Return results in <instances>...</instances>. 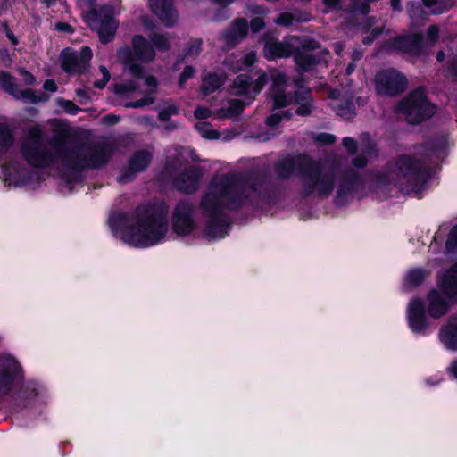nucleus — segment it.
I'll use <instances>...</instances> for the list:
<instances>
[{
    "mask_svg": "<svg viewBox=\"0 0 457 457\" xmlns=\"http://www.w3.org/2000/svg\"><path fill=\"white\" fill-rule=\"evenodd\" d=\"M274 187L268 176L260 170L245 173L229 172L213 177L201 200H273Z\"/></svg>",
    "mask_w": 457,
    "mask_h": 457,
    "instance_id": "f257e3e1",
    "label": "nucleus"
},
{
    "mask_svg": "<svg viewBox=\"0 0 457 457\" xmlns=\"http://www.w3.org/2000/svg\"><path fill=\"white\" fill-rule=\"evenodd\" d=\"M169 207L165 202L139 204L124 231L126 240L135 246H148L161 240L168 231Z\"/></svg>",
    "mask_w": 457,
    "mask_h": 457,
    "instance_id": "f03ea898",
    "label": "nucleus"
},
{
    "mask_svg": "<svg viewBox=\"0 0 457 457\" xmlns=\"http://www.w3.org/2000/svg\"><path fill=\"white\" fill-rule=\"evenodd\" d=\"M432 177V169L409 154H401L395 158L393 166L387 164L385 170L376 171L371 181L378 189L396 185L400 178L407 183V192L420 194Z\"/></svg>",
    "mask_w": 457,
    "mask_h": 457,
    "instance_id": "7ed1b4c3",
    "label": "nucleus"
},
{
    "mask_svg": "<svg viewBox=\"0 0 457 457\" xmlns=\"http://www.w3.org/2000/svg\"><path fill=\"white\" fill-rule=\"evenodd\" d=\"M43 131L37 127H33L29 129L28 137L21 143V155L30 167L37 169L48 168L57 157L61 159L60 151L67 148L64 137H54L49 142L52 148L57 149V152L54 153L43 142Z\"/></svg>",
    "mask_w": 457,
    "mask_h": 457,
    "instance_id": "20e7f679",
    "label": "nucleus"
},
{
    "mask_svg": "<svg viewBox=\"0 0 457 457\" xmlns=\"http://www.w3.org/2000/svg\"><path fill=\"white\" fill-rule=\"evenodd\" d=\"M436 112L437 106L429 100L424 87L411 90L395 105V112L412 126L429 120Z\"/></svg>",
    "mask_w": 457,
    "mask_h": 457,
    "instance_id": "39448f33",
    "label": "nucleus"
},
{
    "mask_svg": "<svg viewBox=\"0 0 457 457\" xmlns=\"http://www.w3.org/2000/svg\"><path fill=\"white\" fill-rule=\"evenodd\" d=\"M60 156L63 167L75 173H80L85 170L100 169L108 162L105 145L94 147L87 155H84L78 147L63 148L60 151Z\"/></svg>",
    "mask_w": 457,
    "mask_h": 457,
    "instance_id": "423d86ee",
    "label": "nucleus"
},
{
    "mask_svg": "<svg viewBox=\"0 0 457 457\" xmlns=\"http://www.w3.org/2000/svg\"><path fill=\"white\" fill-rule=\"evenodd\" d=\"M243 202H201L200 209L209 219L205 235L212 238L222 237L230 226L228 212L242 208Z\"/></svg>",
    "mask_w": 457,
    "mask_h": 457,
    "instance_id": "0eeeda50",
    "label": "nucleus"
},
{
    "mask_svg": "<svg viewBox=\"0 0 457 457\" xmlns=\"http://www.w3.org/2000/svg\"><path fill=\"white\" fill-rule=\"evenodd\" d=\"M176 167L172 161H167L165 173L171 179V186L174 189L186 195L195 194L200 187L203 177V170L198 165H189L181 171L174 174Z\"/></svg>",
    "mask_w": 457,
    "mask_h": 457,
    "instance_id": "6e6552de",
    "label": "nucleus"
},
{
    "mask_svg": "<svg viewBox=\"0 0 457 457\" xmlns=\"http://www.w3.org/2000/svg\"><path fill=\"white\" fill-rule=\"evenodd\" d=\"M375 91L378 96L395 97L408 87V79L394 68L378 71L374 79Z\"/></svg>",
    "mask_w": 457,
    "mask_h": 457,
    "instance_id": "1a4fd4ad",
    "label": "nucleus"
},
{
    "mask_svg": "<svg viewBox=\"0 0 457 457\" xmlns=\"http://www.w3.org/2000/svg\"><path fill=\"white\" fill-rule=\"evenodd\" d=\"M388 49L406 54L414 58L428 54L427 43L421 32H413L395 36L386 42Z\"/></svg>",
    "mask_w": 457,
    "mask_h": 457,
    "instance_id": "9d476101",
    "label": "nucleus"
},
{
    "mask_svg": "<svg viewBox=\"0 0 457 457\" xmlns=\"http://www.w3.org/2000/svg\"><path fill=\"white\" fill-rule=\"evenodd\" d=\"M303 159L300 165L309 180V187L321 194H330L334 189V178L328 174H322L320 164L312 156H303Z\"/></svg>",
    "mask_w": 457,
    "mask_h": 457,
    "instance_id": "9b49d317",
    "label": "nucleus"
},
{
    "mask_svg": "<svg viewBox=\"0 0 457 457\" xmlns=\"http://www.w3.org/2000/svg\"><path fill=\"white\" fill-rule=\"evenodd\" d=\"M171 226L179 236H187L196 228L195 213L189 202H179L174 207Z\"/></svg>",
    "mask_w": 457,
    "mask_h": 457,
    "instance_id": "f8f14e48",
    "label": "nucleus"
},
{
    "mask_svg": "<svg viewBox=\"0 0 457 457\" xmlns=\"http://www.w3.org/2000/svg\"><path fill=\"white\" fill-rule=\"evenodd\" d=\"M372 2V0H322L323 4L329 10L342 11L353 15H367Z\"/></svg>",
    "mask_w": 457,
    "mask_h": 457,
    "instance_id": "ddd939ff",
    "label": "nucleus"
},
{
    "mask_svg": "<svg viewBox=\"0 0 457 457\" xmlns=\"http://www.w3.org/2000/svg\"><path fill=\"white\" fill-rule=\"evenodd\" d=\"M152 154L145 150L136 152L129 160L128 169L118 177V182L126 184L133 180L134 175L142 172L150 165Z\"/></svg>",
    "mask_w": 457,
    "mask_h": 457,
    "instance_id": "4468645a",
    "label": "nucleus"
},
{
    "mask_svg": "<svg viewBox=\"0 0 457 457\" xmlns=\"http://www.w3.org/2000/svg\"><path fill=\"white\" fill-rule=\"evenodd\" d=\"M151 12L168 28L175 26L178 13L174 0H148Z\"/></svg>",
    "mask_w": 457,
    "mask_h": 457,
    "instance_id": "2eb2a0df",
    "label": "nucleus"
},
{
    "mask_svg": "<svg viewBox=\"0 0 457 457\" xmlns=\"http://www.w3.org/2000/svg\"><path fill=\"white\" fill-rule=\"evenodd\" d=\"M262 40L264 43L263 55L268 61H276L293 54L294 47L289 43L280 42L270 34H264Z\"/></svg>",
    "mask_w": 457,
    "mask_h": 457,
    "instance_id": "dca6fc26",
    "label": "nucleus"
},
{
    "mask_svg": "<svg viewBox=\"0 0 457 457\" xmlns=\"http://www.w3.org/2000/svg\"><path fill=\"white\" fill-rule=\"evenodd\" d=\"M19 373L16 360L10 356L0 357V393H7Z\"/></svg>",
    "mask_w": 457,
    "mask_h": 457,
    "instance_id": "f3484780",
    "label": "nucleus"
},
{
    "mask_svg": "<svg viewBox=\"0 0 457 457\" xmlns=\"http://www.w3.org/2000/svg\"><path fill=\"white\" fill-rule=\"evenodd\" d=\"M303 156H310L307 154H300L296 157L287 156L279 159L275 164V171L279 179H287L291 178L295 171L297 170L298 174L305 178V173L303 171L300 163L303 162Z\"/></svg>",
    "mask_w": 457,
    "mask_h": 457,
    "instance_id": "a211bd4d",
    "label": "nucleus"
},
{
    "mask_svg": "<svg viewBox=\"0 0 457 457\" xmlns=\"http://www.w3.org/2000/svg\"><path fill=\"white\" fill-rule=\"evenodd\" d=\"M249 23L245 18H237L231 27L226 30L224 39L229 48L239 45L248 35Z\"/></svg>",
    "mask_w": 457,
    "mask_h": 457,
    "instance_id": "6ab92c4d",
    "label": "nucleus"
},
{
    "mask_svg": "<svg viewBox=\"0 0 457 457\" xmlns=\"http://www.w3.org/2000/svg\"><path fill=\"white\" fill-rule=\"evenodd\" d=\"M447 146L448 143L445 137H434L419 145L418 148L421 150L424 157L442 161L446 156Z\"/></svg>",
    "mask_w": 457,
    "mask_h": 457,
    "instance_id": "aec40b11",
    "label": "nucleus"
},
{
    "mask_svg": "<svg viewBox=\"0 0 457 457\" xmlns=\"http://www.w3.org/2000/svg\"><path fill=\"white\" fill-rule=\"evenodd\" d=\"M119 61L129 70L132 77L136 79H144L146 71L144 66L136 62L134 53L130 46H124L117 50Z\"/></svg>",
    "mask_w": 457,
    "mask_h": 457,
    "instance_id": "412c9836",
    "label": "nucleus"
},
{
    "mask_svg": "<svg viewBox=\"0 0 457 457\" xmlns=\"http://www.w3.org/2000/svg\"><path fill=\"white\" fill-rule=\"evenodd\" d=\"M134 53V59L144 62H150L155 59L156 53L154 47L142 35H135L131 39Z\"/></svg>",
    "mask_w": 457,
    "mask_h": 457,
    "instance_id": "4be33fe9",
    "label": "nucleus"
},
{
    "mask_svg": "<svg viewBox=\"0 0 457 457\" xmlns=\"http://www.w3.org/2000/svg\"><path fill=\"white\" fill-rule=\"evenodd\" d=\"M428 312L431 317L437 319L447 312L449 303L439 291L431 290L428 295Z\"/></svg>",
    "mask_w": 457,
    "mask_h": 457,
    "instance_id": "5701e85b",
    "label": "nucleus"
},
{
    "mask_svg": "<svg viewBox=\"0 0 457 457\" xmlns=\"http://www.w3.org/2000/svg\"><path fill=\"white\" fill-rule=\"evenodd\" d=\"M294 62L298 71L304 73L313 70L321 62V57L303 50L293 51Z\"/></svg>",
    "mask_w": 457,
    "mask_h": 457,
    "instance_id": "b1692460",
    "label": "nucleus"
},
{
    "mask_svg": "<svg viewBox=\"0 0 457 457\" xmlns=\"http://www.w3.org/2000/svg\"><path fill=\"white\" fill-rule=\"evenodd\" d=\"M61 67L69 75L83 74L79 62V54L71 47H65L60 54Z\"/></svg>",
    "mask_w": 457,
    "mask_h": 457,
    "instance_id": "393cba45",
    "label": "nucleus"
},
{
    "mask_svg": "<svg viewBox=\"0 0 457 457\" xmlns=\"http://www.w3.org/2000/svg\"><path fill=\"white\" fill-rule=\"evenodd\" d=\"M409 321L414 330L420 331L426 327L424 305L420 299H413L409 305Z\"/></svg>",
    "mask_w": 457,
    "mask_h": 457,
    "instance_id": "a878e982",
    "label": "nucleus"
},
{
    "mask_svg": "<svg viewBox=\"0 0 457 457\" xmlns=\"http://www.w3.org/2000/svg\"><path fill=\"white\" fill-rule=\"evenodd\" d=\"M232 87L235 89V95L237 96L255 97L253 96V77L248 73H241L236 76Z\"/></svg>",
    "mask_w": 457,
    "mask_h": 457,
    "instance_id": "bb28decb",
    "label": "nucleus"
},
{
    "mask_svg": "<svg viewBox=\"0 0 457 457\" xmlns=\"http://www.w3.org/2000/svg\"><path fill=\"white\" fill-rule=\"evenodd\" d=\"M440 288L448 298L457 297V263L444 275Z\"/></svg>",
    "mask_w": 457,
    "mask_h": 457,
    "instance_id": "cd10ccee",
    "label": "nucleus"
},
{
    "mask_svg": "<svg viewBox=\"0 0 457 457\" xmlns=\"http://www.w3.org/2000/svg\"><path fill=\"white\" fill-rule=\"evenodd\" d=\"M440 339L450 349H457V323L455 318H451L440 332Z\"/></svg>",
    "mask_w": 457,
    "mask_h": 457,
    "instance_id": "c85d7f7f",
    "label": "nucleus"
},
{
    "mask_svg": "<svg viewBox=\"0 0 457 457\" xmlns=\"http://www.w3.org/2000/svg\"><path fill=\"white\" fill-rule=\"evenodd\" d=\"M308 21V14L303 13L301 11H295V12H283L275 19V23L279 26L289 27L293 25L295 21L303 22Z\"/></svg>",
    "mask_w": 457,
    "mask_h": 457,
    "instance_id": "c756f323",
    "label": "nucleus"
},
{
    "mask_svg": "<svg viewBox=\"0 0 457 457\" xmlns=\"http://www.w3.org/2000/svg\"><path fill=\"white\" fill-rule=\"evenodd\" d=\"M222 85V78L216 72H210L203 79L201 90L204 96H209L219 90Z\"/></svg>",
    "mask_w": 457,
    "mask_h": 457,
    "instance_id": "7c9ffc66",
    "label": "nucleus"
},
{
    "mask_svg": "<svg viewBox=\"0 0 457 457\" xmlns=\"http://www.w3.org/2000/svg\"><path fill=\"white\" fill-rule=\"evenodd\" d=\"M88 19L99 24L113 21V8L111 5H102L98 9H92L88 13Z\"/></svg>",
    "mask_w": 457,
    "mask_h": 457,
    "instance_id": "2f4dec72",
    "label": "nucleus"
},
{
    "mask_svg": "<svg viewBox=\"0 0 457 457\" xmlns=\"http://www.w3.org/2000/svg\"><path fill=\"white\" fill-rule=\"evenodd\" d=\"M362 185L363 181L361 175L354 170L346 171L342 176L341 187L349 191L359 189Z\"/></svg>",
    "mask_w": 457,
    "mask_h": 457,
    "instance_id": "473e14b6",
    "label": "nucleus"
},
{
    "mask_svg": "<svg viewBox=\"0 0 457 457\" xmlns=\"http://www.w3.org/2000/svg\"><path fill=\"white\" fill-rule=\"evenodd\" d=\"M337 114L345 120H353L356 116L355 104L353 98L342 100L336 107Z\"/></svg>",
    "mask_w": 457,
    "mask_h": 457,
    "instance_id": "72a5a7b5",
    "label": "nucleus"
},
{
    "mask_svg": "<svg viewBox=\"0 0 457 457\" xmlns=\"http://www.w3.org/2000/svg\"><path fill=\"white\" fill-rule=\"evenodd\" d=\"M116 30L117 25L115 24V21H110L109 23L99 24L97 33L101 43L107 44L111 42L114 37Z\"/></svg>",
    "mask_w": 457,
    "mask_h": 457,
    "instance_id": "f704fd0d",
    "label": "nucleus"
},
{
    "mask_svg": "<svg viewBox=\"0 0 457 457\" xmlns=\"http://www.w3.org/2000/svg\"><path fill=\"white\" fill-rule=\"evenodd\" d=\"M202 38H191L185 44V46L182 49L184 56H187L189 59L197 58L202 52Z\"/></svg>",
    "mask_w": 457,
    "mask_h": 457,
    "instance_id": "c9c22d12",
    "label": "nucleus"
},
{
    "mask_svg": "<svg viewBox=\"0 0 457 457\" xmlns=\"http://www.w3.org/2000/svg\"><path fill=\"white\" fill-rule=\"evenodd\" d=\"M0 86L9 95L16 96L14 94L18 88L14 77L8 71L0 70Z\"/></svg>",
    "mask_w": 457,
    "mask_h": 457,
    "instance_id": "e433bc0d",
    "label": "nucleus"
},
{
    "mask_svg": "<svg viewBox=\"0 0 457 457\" xmlns=\"http://www.w3.org/2000/svg\"><path fill=\"white\" fill-rule=\"evenodd\" d=\"M14 137L9 125L0 123V148L7 151L13 144Z\"/></svg>",
    "mask_w": 457,
    "mask_h": 457,
    "instance_id": "4c0bfd02",
    "label": "nucleus"
},
{
    "mask_svg": "<svg viewBox=\"0 0 457 457\" xmlns=\"http://www.w3.org/2000/svg\"><path fill=\"white\" fill-rule=\"evenodd\" d=\"M150 41L158 51L168 52L171 49V44L165 35L160 33H152L149 36Z\"/></svg>",
    "mask_w": 457,
    "mask_h": 457,
    "instance_id": "58836bf2",
    "label": "nucleus"
},
{
    "mask_svg": "<svg viewBox=\"0 0 457 457\" xmlns=\"http://www.w3.org/2000/svg\"><path fill=\"white\" fill-rule=\"evenodd\" d=\"M428 274L429 272L425 270L414 269L407 274L406 283L409 287H417L424 281Z\"/></svg>",
    "mask_w": 457,
    "mask_h": 457,
    "instance_id": "ea45409f",
    "label": "nucleus"
},
{
    "mask_svg": "<svg viewBox=\"0 0 457 457\" xmlns=\"http://www.w3.org/2000/svg\"><path fill=\"white\" fill-rule=\"evenodd\" d=\"M138 89V85L134 80H127L123 83H117L113 87V92L120 96H125L128 93L136 92Z\"/></svg>",
    "mask_w": 457,
    "mask_h": 457,
    "instance_id": "a19ab883",
    "label": "nucleus"
},
{
    "mask_svg": "<svg viewBox=\"0 0 457 457\" xmlns=\"http://www.w3.org/2000/svg\"><path fill=\"white\" fill-rule=\"evenodd\" d=\"M179 107L176 104H171L158 112V120L162 122H168L170 120L171 116L179 115Z\"/></svg>",
    "mask_w": 457,
    "mask_h": 457,
    "instance_id": "79ce46f5",
    "label": "nucleus"
},
{
    "mask_svg": "<svg viewBox=\"0 0 457 457\" xmlns=\"http://www.w3.org/2000/svg\"><path fill=\"white\" fill-rule=\"evenodd\" d=\"M289 103L284 89H278L274 92L272 96V111L284 108L287 106Z\"/></svg>",
    "mask_w": 457,
    "mask_h": 457,
    "instance_id": "37998d69",
    "label": "nucleus"
},
{
    "mask_svg": "<svg viewBox=\"0 0 457 457\" xmlns=\"http://www.w3.org/2000/svg\"><path fill=\"white\" fill-rule=\"evenodd\" d=\"M336 141L337 137L333 134L327 132L319 133L313 138V142L317 146L332 145L336 143Z\"/></svg>",
    "mask_w": 457,
    "mask_h": 457,
    "instance_id": "c03bdc74",
    "label": "nucleus"
},
{
    "mask_svg": "<svg viewBox=\"0 0 457 457\" xmlns=\"http://www.w3.org/2000/svg\"><path fill=\"white\" fill-rule=\"evenodd\" d=\"M79 54V62L80 64V69L85 72L89 66V62L93 57V52L91 48L87 46H84L81 47Z\"/></svg>",
    "mask_w": 457,
    "mask_h": 457,
    "instance_id": "a18cd8bd",
    "label": "nucleus"
},
{
    "mask_svg": "<svg viewBox=\"0 0 457 457\" xmlns=\"http://www.w3.org/2000/svg\"><path fill=\"white\" fill-rule=\"evenodd\" d=\"M196 73V70L192 65H187L183 69L178 79V87L179 89H184L186 87V83L188 79L194 78Z\"/></svg>",
    "mask_w": 457,
    "mask_h": 457,
    "instance_id": "49530a36",
    "label": "nucleus"
},
{
    "mask_svg": "<svg viewBox=\"0 0 457 457\" xmlns=\"http://www.w3.org/2000/svg\"><path fill=\"white\" fill-rule=\"evenodd\" d=\"M56 101H57L58 106L62 108L64 112H66L68 114L76 115L81 111V108L79 107L78 105H76L71 100H66L62 97H58Z\"/></svg>",
    "mask_w": 457,
    "mask_h": 457,
    "instance_id": "de8ad7c7",
    "label": "nucleus"
},
{
    "mask_svg": "<svg viewBox=\"0 0 457 457\" xmlns=\"http://www.w3.org/2000/svg\"><path fill=\"white\" fill-rule=\"evenodd\" d=\"M154 100H155V98L153 96V95L146 93V95L145 96H143L142 98H140L138 100L125 103L124 107L125 108L139 109L144 106L150 105V104H154Z\"/></svg>",
    "mask_w": 457,
    "mask_h": 457,
    "instance_id": "09e8293b",
    "label": "nucleus"
},
{
    "mask_svg": "<svg viewBox=\"0 0 457 457\" xmlns=\"http://www.w3.org/2000/svg\"><path fill=\"white\" fill-rule=\"evenodd\" d=\"M14 95L16 96H13L15 99H21L28 104H37L36 92L31 88H26L23 90H20L17 88Z\"/></svg>",
    "mask_w": 457,
    "mask_h": 457,
    "instance_id": "8fccbe9b",
    "label": "nucleus"
},
{
    "mask_svg": "<svg viewBox=\"0 0 457 457\" xmlns=\"http://www.w3.org/2000/svg\"><path fill=\"white\" fill-rule=\"evenodd\" d=\"M269 79V75L264 71L261 72L255 80L253 79V96L261 93Z\"/></svg>",
    "mask_w": 457,
    "mask_h": 457,
    "instance_id": "3c124183",
    "label": "nucleus"
},
{
    "mask_svg": "<svg viewBox=\"0 0 457 457\" xmlns=\"http://www.w3.org/2000/svg\"><path fill=\"white\" fill-rule=\"evenodd\" d=\"M439 38V28L436 24H432L427 30V46H433Z\"/></svg>",
    "mask_w": 457,
    "mask_h": 457,
    "instance_id": "603ef678",
    "label": "nucleus"
},
{
    "mask_svg": "<svg viewBox=\"0 0 457 457\" xmlns=\"http://www.w3.org/2000/svg\"><path fill=\"white\" fill-rule=\"evenodd\" d=\"M200 132L203 137L206 139H219L220 134L218 130L212 129V126L208 122L203 123V127L200 129Z\"/></svg>",
    "mask_w": 457,
    "mask_h": 457,
    "instance_id": "864d4df0",
    "label": "nucleus"
},
{
    "mask_svg": "<svg viewBox=\"0 0 457 457\" xmlns=\"http://www.w3.org/2000/svg\"><path fill=\"white\" fill-rule=\"evenodd\" d=\"M445 248L448 253L457 252V226L452 228L445 243Z\"/></svg>",
    "mask_w": 457,
    "mask_h": 457,
    "instance_id": "5fc2aeb1",
    "label": "nucleus"
},
{
    "mask_svg": "<svg viewBox=\"0 0 457 457\" xmlns=\"http://www.w3.org/2000/svg\"><path fill=\"white\" fill-rule=\"evenodd\" d=\"M312 103H313V101H305V102L296 103L298 106L295 110V114H296L298 116L310 115L312 111V108H313Z\"/></svg>",
    "mask_w": 457,
    "mask_h": 457,
    "instance_id": "6e6d98bb",
    "label": "nucleus"
},
{
    "mask_svg": "<svg viewBox=\"0 0 457 457\" xmlns=\"http://www.w3.org/2000/svg\"><path fill=\"white\" fill-rule=\"evenodd\" d=\"M245 108V104L239 99H232L229 102L228 112L231 115H240Z\"/></svg>",
    "mask_w": 457,
    "mask_h": 457,
    "instance_id": "4d7b16f0",
    "label": "nucleus"
},
{
    "mask_svg": "<svg viewBox=\"0 0 457 457\" xmlns=\"http://www.w3.org/2000/svg\"><path fill=\"white\" fill-rule=\"evenodd\" d=\"M294 100L295 104L305 101H313L311 89L303 88V90H295L294 94Z\"/></svg>",
    "mask_w": 457,
    "mask_h": 457,
    "instance_id": "13d9d810",
    "label": "nucleus"
},
{
    "mask_svg": "<svg viewBox=\"0 0 457 457\" xmlns=\"http://www.w3.org/2000/svg\"><path fill=\"white\" fill-rule=\"evenodd\" d=\"M342 145L350 155H353L357 153L358 145L357 141L353 137H344L342 140Z\"/></svg>",
    "mask_w": 457,
    "mask_h": 457,
    "instance_id": "bf43d9fd",
    "label": "nucleus"
},
{
    "mask_svg": "<svg viewBox=\"0 0 457 457\" xmlns=\"http://www.w3.org/2000/svg\"><path fill=\"white\" fill-rule=\"evenodd\" d=\"M446 71L449 77L457 81V56H452L446 62Z\"/></svg>",
    "mask_w": 457,
    "mask_h": 457,
    "instance_id": "052dcab7",
    "label": "nucleus"
},
{
    "mask_svg": "<svg viewBox=\"0 0 457 457\" xmlns=\"http://www.w3.org/2000/svg\"><path fill=\"white\" fill-rule=\"evenodd\" d=\"M265 21L262 17H253L250 21L249 28L251 29V31L253 33H259L261 30H262L265 28Z\"/></svg>",
    "mask_w": 457,
    "mask_h": 457,
    "instance_id": "680f3d73",
    "label": "nucleus"
},
{
    "mask_svg": "<svg viewBox=\"0 0 457 457\" xmlns=\"http://www.w3.org/2000/svg\"><path fill=\"white\" fill-rule=\"evenodd\" d=\"M271 81V88L274 92H276L278 89H283V86H285L287 83V79L285 74L278 73L272 76Z\"/></svg>",
    "mask_w": 457,
    "mask_h": 457,
    "instance_id": "e2e57ef3",
    "label": "nucleus"
},
{
    "mask_svg": "<svg viewBox=\"0 0 457 457\" xmlns=\"http://www.w3.org/2000/svg\"><path fill=\"white\" fill-rule=\"evenodd\" d=\"M320 44L313 39V38H307L305 39L300 47L296 48L295 50H303L306 51L307 53H310L311 51H314L318 48H320Z\"/></svg>",
    "mask_w": 457,
    "mask_h": 457,
    "instance_id": "0e129e2a",
    "label": "nucleus"
},
{
    "mask_svg": "<svg viewBox=\"0 0 457 457\" xmlns=\"http://www.w3.org/2000/svg\"><path fill=\"white\" fill-rule=\"evenodd\" d=\"M383 29L381 28L376 27L371 29L370 33L365 37L362 40L364 45H371L377 38L380 37Z\"/></svg>",
    "mask_w": 457,
    "mask_h": 457,
    "instance_id": "69168bd1",
    "label": "nucleus"
},
{
    "mask_svg": "<svg viewBox=\"0 0 457 457\" xmlns=\"http://www.w3.org/2000/svg\"><path fill=\"white\" fill-rule=\"evenodd\" d=\"M19 74L21 76L23 82L28 86L36 84L35 76L24 68L19 70Z\"/></svg>",
    "mask_w": 457,
    "mask_h": 457,
    "instance_id": "338daca9",
    "label": "nucleus"
},
{
    "mask_svg": "<svg viewBox=\"0 0 457 457\" xmlns=\"http://www.w3.org/2000/svg\"><path fill=\"white\" fill-rule=\"evenodd\" d=\"M282 121V118L279 114V112L270 114L265 119V124L268 127L275 128Z\"/></svg>",
    "mask_w": 457,
    "mask_h": 457,
    "instance_id": "774afa93",
    "label": "nucleus"
}]
</instances>
